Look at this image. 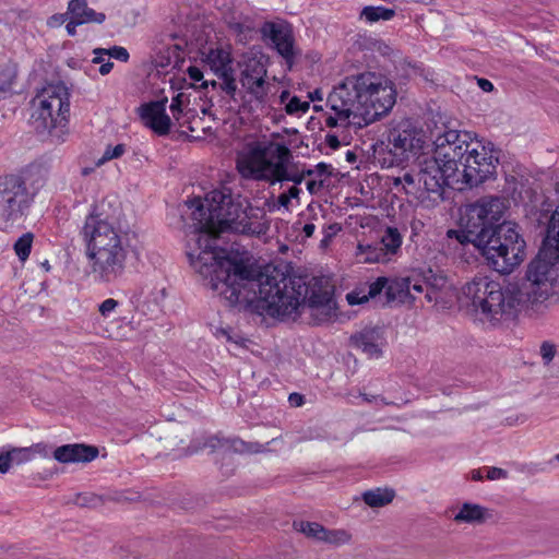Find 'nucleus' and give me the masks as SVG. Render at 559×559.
Instances as JSON below:
<instances>
[{
    "mask_svg": "<svg viewBox=\"0 0 559 559\" xmlns=\"http://www.w3.org/2000/svg\"><path fill=\"white\" fill-rule=\"evenodd\" d=\"M205 233L198 238L200 251H189L191 266L204 285L224 298L228 306L259 316L284 319L297 313L302 304L314 308V289L302 276L292 275L288 265H267L260 272L242 261L231 260L216 245L221 233L261 236L269 229L265 212L253 207L230 189L222 188L205 197Z\"/></svg>",
    "mask_w": 559,
    "mask_h": 559,
    "instance_id": "f257e3e1",
    "label": "nucleus"
},
{
    "mask_svg": "<svg viewBox=\"0 0 559 559\" xmlns=\"http://www.w3.org/2000/svg\"><path fill=\"white\" fill-rule=\"evenodd\" d=\"M559 207L552 213L546 240L527 265L521 286L501 284L488 277H475L462 288V302L490 321L513 317L520 307L544 302L559 296Z\"/></svg>",
    "mask_w": 559,
    "mask_h": 559,
    "instance_id": "f03ea898",
    "label": "nucleus"
},
{
    "mask_svg": "<svg viewBox=\"0 0 559 559\" xmlns=\"http://www.w3.org/2000/svg\"><path fill=\"white\" fill-rule=\"evenodd\" d=\"M396 102L394 83L384 74L362 72L345 78L329 94V114L317 105V123L364 128L386 115Z\"/></svg>",
    "mask_w": 559,
    "mask_h": 559,
    "instance_id": "7ed1b4c3",
    "label": "nucleus"
},
{
    "mask_svg": "<svg viewBox=\"0 0 559 559\" xmlns=\"http://www.w3.org/2000/svg\"><path fill=\"white\" fill-rule=\"evenodd\" d=\"M105 200L91 206L80 235L85 243L88 275L97 284H111L126 271L128 240L107 213Z\"/></svg>",
    "mask_w": 559,
    "mask_h": 559,
    "instance_id": "20e7f679",
    "label": "nucleus"
},
{
    "mask_svg": "<svg viewBox=\"0 0 559 559\" xmlns=\"http://www.w3.org/2000/svg\"><path fill=\"white\" fill-rule=\"evenodd\" d=\"M477 203L471 204L466 207L465 214L462 217V226L468 229V233L481 237L483 240L495 239L496 237L501 242V260L497 259L493 262V270L502 273H511L525 258V240L520 235L519 226L513 222H503L496 227L487 224L484 212Z\"/></svg>",
    "mask_w": 559,
    "mask_h": 559,
    "instance_id": "39448f33",
    "label": "nucleus"
},
{
    "mask_svg": "<svg viewBox=\"0 0 559 559\" xmlns=\"http://www.w3.org/2000/svg\"><path fill=\"white\" fill-rule=\"evenodd\" d=\"M292 153L281 143L253 144L238 153L236 166L246 179L265 180L272 183L290 181L288 164Z\"/></svg>",
    "mask_w": 559,
    "mask_h": 559,
    "instance_id": "423d86ee",
    "label": "nucleus"
},
{
    "mask_svg": "<svg viewBox=\"0 0 559 559\" xmlns=\"http://www.w3.org/2000/svg\"><path fill=\"white\" fill-rule=\"evenodd\" d=\"M69 117L70 92L62 83L45 86L32 100L31 121L37 132H47L63 141Z\"/></svg>",
    "mask_w": 559,
    "mask_h": 559,
    "instance_id": "0eeeda50",
    "label": "nucleus"
},
{
    "mask_svg": "<svg viewBox=\"0 0 559 559\" xmlns=\"http://www.w3.org/2000/svg\"><path fill=\"white\" fill-rule=\"evenodd\" d=\"M443 169L444 167L438 162L427 158L416 174L405 173L401 177L393 178V187L401 186L407 195L420 203L437 204L443 200L444 186L459 183L457 176L447 177Z\"/></svg>",
    "mask_w": 559,
    "mask_h": 559,
    "instance_id": "6e6552de",
    "label": "nucleus"
},
{
    "mask_svg": "<svg viewBox=\"0 0 559 559\" xmlns=\"http://www.w3.org/2000/svg\"><path fill=\"white\" fill-rule=\"evenodd\" d=\"M34 202V193L20 175L0 176V222L12 227L26 216Z\"/></svg>",
    "mask_w": 559,
    "mask_h": 559,
    "instance_id": "1a4fd4ad",
    "label": "nucleus"
},
{
    "mask_svg": "<svg viewBox=\"0 0 559 559\" xmlns=\"http://www.w3.org/2000/svg\"><path fill=\"white\" fill-rule=\"evenodd\" d=\"M471 148L463 158L457 174L459 183L476 187L496 174L498 157L493 153L492 143L485 144L474 138L469 143Z\"/></svg>",
    "mask_w": 559,
    "mask_h": 559,
    "instance_id": "9d476101",
    "label": "nucleus"
},
{
    "mask_svg": "<svg viewBox=\"0 0 559 559\" xmlns=\"http://www.w3.org/2000/svg\"><path fill=\"white\" fill-rule=\"evenodd\" d=\"M474 136L468 131L447 130L433 141L435 152L431 157L444 167L447 177L455 178L463 158L467 155Z\"/></svg>",
    "mask_w": 559,
    "mask_h": 559,
    "instance_id": "9b49d317",
    "label": "nucleus"
},
{
    "mask_svg": "<svg viewBox=\"0 0 559 559\" xmlns=\"http://www.w3.org/2000/svg\"><path fill=\"white\" fill-rule=\"evenodd\" d=\"M426 144V134L408 120L400 122L388 135V154L383 158V165L388 167L399 165L407 158V154L416 155Z\"/></svg>",
    "mask_w": 559,
    "mask_h": 559,
    "instance_id": "f8f14e48",
    "label": "nucleus"
},
{
    "mask_svg": "<svg viewBox=\"0 0 559 559\" xmlns=\"http://www.w3.org/2000/svg\"><path fill=\"white\" fill-rule=\"evenodd\" d=\"M447 236L449 239H455L460 245H473L475 248H477L481 255L487 260V264L493 269V262L497 259L501 260V242L500 240L489 239V240H483L481 237L474 236L468 233V229L463 227L461 230L456 229H449L447 231Z\"/></svg>",
    "mask_w": 559,
    "mask_h": 559,
    "instance_id": "ddd939ff",
    "label": "nucleus"
},
{
    "mask_svg": "<svg viewBox=\"0 0 559 559\" xmlns=\"http://www.w3.org/2000/svg\"><path fill=\"white\" fill-rule=\"evenodd\" d=\"M166 102L167 99L150 102L138 109L144 126L157 135H167L171 128V120L166 114Z\"/></svg>",
    "mask_w": 559,
    "mask_h": 559,
    "instance_id": "4468645a",
    "label": "nucleus"
},
{
    "mask_svg": "<svg viewBox=\"0 0 559 559\" xmlns=\"http://www.w3.org/2000/svg\"><path fill=\"white\" fill-rule=\"evenodd\" d=\"M352 343L369 358H379L386 342L381 329L366 328L352 336Z\"/></svg>",
    "mask_w": 559,
    "mask_h": 559,
    "instance_id": "2eb2a0df",
    "label": "nucleus"
},
{
    "mask_svg": "<svg viewBox=\"0 0 559 559\" xmlns=\"http://www.w3.org/2000/svg\"><path fill=\"white\" fill-rule=\"evenodd\" d=\"M334 292L335 286L328 283L322 292L317 290V325L341 321Z\"/></svg>",
    "mask_w": 559,
    "mask_h": 559,
    "instance_id": "dca6fc26",
    "label": "nucleus"
},
{
    "mask_svg": "<svg viewBox=\"0 0 559 559\" xmlns=\"http://www.w3.org/2000/svg\"><path fill=\"white\" fill-rule=\"evenodd\" d=\"M52 454L60 463L91 462L97 457L98 449L81 443L64 444L53 450Z\"/></svg>",
    "mask_w": 559,
    "mask_h": 559,
    "instance_id": "f3484780",
    "label": "nucleus"
},
{
    "mask_svg": "<svg viewBox=\"0 0 559 559\" xmlns=\"http://www.w3.org/2000/svg\"><path fill=\"white\" fill-rule=\"evenodd\" d=\"M261 32L265 38L272 41L282 57L289 59L293 56V40L284 27L272 22H266L263 24Z\"/></svg>",
    "mask_w": 559,
    "mask_h": 559,
    "instance_id": "a211bd4d",
    "label": "nucleus"
},
{
    "mask_svg": "<svg viewBox=\"0 0 559 559\" xmlns=\"http://www.w3.org/2000/svg\"><path fill=\"white\" fill-rule=\"evenodd\" d=\"M69 15L80 24H102L106 20V14L96 12L90 8L86 0H71L68 4Z\"/></svg>",
    "mask_w": 559,
    "mask_h": 559,
    "instance_id": "6ab92c4d",
    "label": "nucleus"
},
{
    "mask_svg": "<svg viewBox=\"0 0 559 559\" xmlns=\"http://www.w3.org/2000/svg\"><path fill=\"white\" fill-rule=\"evenodd\" d=\"M385 296L389 302L412 304L416 299V296L411 294V278L408 277L388 278Z\"/></svg>",
    "mask_w": 559,
    "mask_h": 559,
    "instance_id": "aec40b11",
    "label": "nucleus"
},
{
    "mask_svg": "<svg viewBox=\"0 0 559 559\" xmlns=\"http://www.w3.org/2000/svg\"><path fill=\"white\" fill-rule=\"evenodd\" d=\"M204 61L216 75H226V72L233 71V58L228 48L210 49Z\"/></svg>",
    "mask_w": 559,
    "mask_h": 559,
    "instance_id": "412c9836",
    "label": "nucleus"
},
{
    "mask_svg": "<svg viewBox=\"0 0 559 559\" xmlns=\"http://www.w3.org/2000/svg\"><path fill=\"white\" fill-rule=\"evenodd\" d=\"M476 203L484 210L481 215L491 227L497 226L496 223L501 219L507 209L504 200L499 197H484Z\"/></svg>",
    "mask_w": 559,
    "mask_h": 559,
    "instance_id": "4be33fe9",
    "label": "nucleus"
},
{
    "mask_svg": "<svg viewBox=\"0 0 559 559\" xmlns=\"http://www.w3.org/2000/svg\"><path fill=\"white\" fill-rule=\"evenodd\" d=\"M403 236L396 227L389 226L384 229L378 245L390 262L401 253Z\"/></svg>",
    "mask_w": 559,
    "mask_h": 559,
    "instance_id": "5701e85b",
    "label": "nucleus"
},
{
    "mask_svg": "<svg viewBox=\"0 0 559 559\" xmlns=\"http://www.w3.org/2000/svg\"><path fill=\"white\" fill-rule=\"evenodd\" d=\"M264 73L265 71H262V69L254 71V73L246 70L241 75L242 86L260 103L264 102L266 96Z\"/></svg>",
    "mask_w": 559,
    "mask_h": 559,
    "instance_id": "b1692460",
    "label": "nucleus"
},
{
    "mask_svg": "<svg viewBox=\"0 0 559 559\" xmlns=\"http://www.w3.org/2000/svg\"><path fill=\"white\" fill-rule=\"evenodd\" d=\"M487 509L476 503H464L454 515L456 523L479 524L486 521Z\"/></svg>",
    "mask_w": 559,
    "mask_h": 559,
    "instance_id": "393cba45",
    "label": "nucleus"
},
{
    "mask_svg": "<svg viewBox=\"0 0 559 559\" xmlns=\"http://www.w3.org/2000/svg\"><path fill=\"white\" fill-rule=\"evenodd\" d=\"M356 258L360 263H388L390 260L383 253L378 242L371 245L359 243L356 249Z\"/></svg>",
    "mask_w": 559,
    "mask_h": 559,
    "instance_id": "a878e982",
    "label": "nucleus"
},
{
    "mask_svg": "<svg viewBox=\"0 0 559 559\" xmlns=\"http://www.w3.org/2000/svg\"><path fill=\"white\" fill-rule=\"evenodd\" d=\"M394 498L391 489L376 488L362 493L364 502L371 508H380L389 504Z\"/></svg>",
    "mask_w": 559,
    "mask_h": 559,
    "instance_id": "bb28decb",
    "label": "nucleus"
},
{
    "mask_svg": "<svg viewBox=\"0 0 559 559\" xmlns=\"http://www.w3.org/2000/svg\"><path fill=\"white\" fill-rule=\"evenodd\" d=\"M350 535L344 530H326L317 524V542H324L334 546L348 543Z\"/></svg>",
    "mask_w": 559,
    "mask_h": 559,
    "instance_id": "cd10ccee",
    "label": "nucleus"
},
{
    "mask_svg": "<svg viewBox=\"0 0 559 559\" xmlns=\"http://www.w3.org/2000/svg\"><path fill=\"white\" fill-rule=\"evenodd\" d=\"M395 15V11L393 9H389L382 5L373 7L367 5L364 7L360 12V19L365 20L367 23H376L378 21H390Z\"/></svg>",
    "mask_w": 559,
    "mask_h": 559,
    "instance_id": "c85d7f7f",
    "label": "nucleus"
},
{
    "mask_svg": "<svg viewBox=\"0 0 559 559\" xmlns=\"http://www.w3.org/2000/svg\"><path fill=\"white\" fill-rule=\"evenodd\" d=\"M429 275L425 277V282L427 283V293H426V300L428 302L438 301L439 299V292L444 289L448 285V280L444 275L441 274H432L431 271H429Z\"/></svg>",
    "mask_w": 559,
    "mask_h": 559,
    "instance_id": "c756f323",
    "label": "nucleus"
},
{
    "mask_svg": "<svg viewBox=\"0 0 559 559\" xmlns=\"http://www.w3.org/2000/svg\"><path fill=\"white\" fill-rule=\"evenodd\" d=\"M281 104L285 105V110L288 115H302L309 109V103L300 100L297 96H290L288 91H283L281 96Z\"/></svg>",
    "mask_w": 559,
    "mask_h": 559,
    "instance_id": "7c9ffc66",
    "label": "nucleus"
},
{
    "mask_svg": "<svg viewBox=\"0 0 559 559\" xmlns=\"http://www.w3.org/2000/svg\"><path fill=\"white\" fill-rule=\"evenodd\" d=\"M33 245V234H23L14 243L13 249L20 261L24 262L28 259Z\"/></svg>",
    "mask_w": 559,
    "mask_h": 559,
    "instance_id": "2f4dec72",
    "label": "nucleus"
},
{
    "mask_svg": "<svg viewBox=\"0 0 559 559\" xmlns=\"http://www.w3.org/2000/svg\"><path fill=\"white\" fill-rule=\"evenodd\" d=\"M229 447L238 453H260L264 451V445L259 442H246L239 438H234L228 441Z\"/></svg>",
    "mask_w": 559,
    "mask_h": 559,
    "instance_id": "473e14b6",
    "label": "nucleus"
},
{
    "mask_svg": "<svg viewBox=\"0 0 559 559\" xmlns=\"http://www.w3.org/2000/svg\"><path fill=\"white\" fill-rule=\"evenodd\" d=\"M93 53L107 55L108 59L114 58L121 62H128L130 58L128 50L122 46H112L110 48H95L93 50Z\"/></svg>",
    "mask_w": 559,
    "mask_h": 559,
    "instance_id": "72a5a7b5",
    "label": "nucleus"
},
{
    "mask_svg": "<svg viewBox=\"0 0 559 559\" xmlns=\"http://www.w3.org/2000/svg\"><path fill=\"white\" fill-rule=\"evenodd\" d=\"M5 450H7V453L9 456L10 466L12 464L21 465V464L32 461V457H31L29 451L27 450V447H25V448L11 447Z\"/></svg>",
    "mask_w": 559,
    "mask_h": 559,
    "instance_id": "f704fd0d",
    "label": "nucleus"
},
{
    "mask_svg": "<svg viewBox=\"0 0 559 559\" xmlns=\"http://www.w3.org/2000/svg\"><path fill=\"white\" fill-rule=\"evenodd\" d=\"M342 230V226L338 223L330 224L322 229L323 237L320 241V248L326 250L332 242L333 238Z\"/></svg>",
    "mask_w": 559,
    "mask_h": 559,
    "instance_id": "c9c22d12",
    "label": "nucleus"
},
{
    "mask_svg": "<svg viewBox=\"0 0 559 559\" xmlns=\"http://www.w3.org/2000/svg\"><path fill=\"white\" fill-rule=\"evenodd\" d=\"M217 78L222 80L219 88L225 92L226 95L233 97L237 90L234 70L226 72V75H217Z\"/></svg>",
    "mask_w": 559,
    "mask_h": 559,
    "instance_id": "e433bc0d",
    "label": "nucleus"
},
{
    "mask_svg": "<svg viewBox=\"0 0 559 559\" xmlns=\"http://www.w3.org/2000/svg\"><path fill=\"white\" fill-rule=\"evenodd\" d=\"M126 152L124 144H117L116 146H107L103 156L99 158L97 165H103L108 160L121 157Z\"/></svg>",
    "mask_w": 559,
    "mask_h": 559,
    "instance_id": "4c0bfd02",
    "label": "nucleus"
},
{
    "mask_svg": "<svg viewBox=\"0 0 559 559\" xmlns=\"http://www.w3.org/2000/svg\"><path fill=\"white\" fill-rule=\"evenodd\" d=\"M388 278L384 276L378 277L376 281L368 285L367 297L374 298L380 295L383 290H386Z\"/></svg>",
    "mask_w": 559,
    "mask_h": 559,
    "instance_id": "58836bf2",
    "label": "nucleus"
},
{
    "mask_svg": "<svg viewBox=\"0 0 559 559\" xmlns=\"http://www.w3.org/2000/svg\"><path fill=\"white\" fill-rule=\"evenodd\" d=\"M369 299L365 288H356L346 295V300L350 306L366 304Z\"/></svg>",
    "mask_w": 559,
    "mask_h": 559,
    "instance_id": "ea45409f",
    "label": "nucleus"
},
{
    "mask_svg": "<svg viewBox=\"0 0 559 559\" xmlns=\"http://www.w3.org/2000/svg\"><path fill=\"white\" fill-rule=\"evenodd\" d=\"M27 450L29 451L32 460L36 456L49 457L51 453V447L44 442L34 443L31 447H27Z\"/></svg>",
    "mask_w": 559,
    "mask_h": 559,
    "instance_id": "a19ab883",
    "label": "nucleus"
},
{
    "mask_svg": "<svg viewBox=\"0 0 559 559\" xmlns=\"http://www.w3.org/2000/svg\"><path fill=\"white\" fill-rule=\"evenodd\" d=\"M119 306V301L114 298L105 299L99 306L98 311L104 318H108Z\"/></svg>",
    "mask_w": 559,
    "mask_h": 559,
    "instance_id": "79ce46f5",
    "label": "nucleus"
},
{
    "mask_svg": "<svg viewBox=\"0 0 559 559\" xmlns=\"http://www.w3.org/2000/svg\"><path fill=\"white\" fill-rule=\"evenodd\" d=\"M555 353H556V350H555L554 345L546 343V342L542 344L540 355L546 365H548L554 359Z\"/></svg>",
    "mask_w": 559,
    "mask_h": 559,
    "instance_id": "37998d69",
    "label": "nucleus"
},
{
    "mask_svg": "<svg viewBox=\"0 0 559 559\" xmlns=\"http://www.w3.org/2000/svg\"><path fill=\"white\" fill-rule=\"evenodd\" d=\"M334 171L335 168L331 164L323 162L317 163V178H328L332 176Z\"/></svg>",
    "mask_w": 559,
    "mask_h": 559,
    "instance_id": "c03bdc74",
    "label": "nucleus"
},
{
    "mask_svg": "<svg viewBox=\"0 0 559 559\" xmlns=\"http://www.w3.org/2000/svg\"><path fill=\"white\" fill-rule=\"evenodd\" d=\"M294 528L297 532H301V533L306 534L307 536H314V527H313L312 522H304V521L296 522L295 521Z\"/></svg>",
    "mask_w": 559,
    "mask_h": 559,
    "instance_id": "a18cd8bd",
    "label": "nucleus"
},
{
    "mask_svg": "<svg viewBox=\"0 0 559 559\" xmlns=\"http://www.w3.org/2000/svg\"><path fill=\"white\" fill-rule=\"evenodd\" d=\"M486 477L489 480L504 479L508 477V472L500 467H487Z\"/></svg>",
    "mask_w": 559,
    "mask_h": 559,
    "instance_id": "49530a36",
    "label": "nucleus"
},
{
    "mask_svg": "<svg viewBox=\"0 0 559 559\" xmlns=\"http://www.w3.org/2000/svg\"><path fill=\"white\" fill-rule=\"evenodd\" d=\"M188 74H189V78L193 81L195 87L199 86V85H197L198 83L201 84L202 81H204V74H203L202 70L197 67H189Z\"/></svg>",
    "mask_w": 559,
    "mask_h": 559,
    "instance_id": "de8ad7c7",
    "label": "nucleus"
},
{
    "mask_svg": "<svg viewBox=\"0 0 559 559\" xmlns=\"http://www.w3.org/2000/svg\"><path fill=\"white\" fill-rule=\"evenodd\" d=\"M69 19V13H60V14H55L52 16L49 17L48 20V25L51 26V27H57V26H60L62 25L64 22H67Z\"/></svg>",
    "mask_w": 559,
    "mask_h": 559,
    "instance_id": "09e8293b",
    "label": "nucleus"
},
{
    "mask_svg": "<svg viewBox=\"0 0 559 559\" xmlns=\"http://www.w3.org/2000/svg\"><path fill=\"white\" fill-rule=\"evenodd\" d=\"M427 283L424 281H415V282H412L411 281V294L414 295V294H423V293H427Z\"/></svg>",
    "mask_w": 559,
    "mask_h": 559,
    "instance_id": "8fccbe9b",
    "label": "nucleus"
},
{
    "mask_svg": "<svg viewBox=\"0 0 559 559\" xmlns=\"http://www.w3.org/2000/svg\"><path fill=\"white\" fill-rule=\"evenodd\" d=\"M9 456L5 449L0 450V474H5L10 471Z\"/></svg>",
    "mask_w": 559,
    "mask_h": 559,
    "instance_id": "3c124183",
    "label": "nucleus"
},
{
    "mask_svg": "<svg viewBox=\"0 0 559 559\" xmlns=\"http://www.w3.org/2000/svg\"><path fill=\"white\" fill-rule=\"evenodd\" d=\"M288 403L292 407H300L305 404V396L297 392L290 393L288 396Z\"/></svg>",
    "mask_w": 559,
    "mask_h": 559,
    "instance_id": "603ef678",
    "label": "nucleus"
},
{
    "mask_svg": "<svg viewBox=\"0 0 559 559\" xmlns=\"http://www.w3.org/2000/svg\"><path fill=\"white\" fill-rule=\"evenodd\" d=\"M361 397L367 403H374L377 405H388L389 403L385 401V399L381 395H368V394H361Z\"/></svg>",
    "mask_w": 559,
    "mask_h": 559,
    "instance_id": "864d4df0",
    "label": "nucleus"
},
{
    "mask_svg": "<svg viewBox=\"0 0 559 559\" xmlns=\"http://www.w3.org/2000/svg\"><path fill=\"white\" fill-rule=\"evenodd\" d=\"M79 25H81V24L69 15V22L66 25V29H67L68 35L69 36H75L76 27Z\"/></svg>",
    "mask_w": 559,
    "mask_h": 559,
    "instance_id": "5fc2aeb1",
    "label": "nucleus"
},
{
    "mask_svg": "<svg viewBox=\"0 0 559 559\" xmlns=\"http://www.w3.org/2000/svg\"><path fill=\"white\" fill-rule=\"evenodd\" d=\"M325 143L331 150H337L341 145L338 138L332 134L326 135Z\"/></svg>",
    "mask_w": 559,
    "mask_h": 559,
    "instance_id": "6e6d98bb",
    "label": "nucleus"
},
{
    "mask_svg": "<svg viewBox=\"0 0 559 559\" xmlns=\"http://www.w3.org/2000/svg\"><path fill=\"white\" fill-rule=\"evenodd\" d=\"M182 95L178 94L177 96L173 97L171 104H170V110L175 115L176 111H181V100Z\"/></svg>",
    "mask_w": 559,
    "mask_h": 559,
    "instance_id": "4d7b16f0",
    "label": "nucleus"
},
{
    "mask_svg": "<svg viewBox=\"0 0 559 559\" xmlns=\"http://www.w3.org/2000/svg\"><path fill=\"white\" fill-rule=\"evenodd\" d=\"M210 86L212 90H216L219 88V83L215 80H204L201 84H199L198 88L207 90Z\"/></svg>",
    "mask_w": 559,
    "mask_h": 559,
    "instance_id": "13d9d810",
    "label": "nucleus"
},
{
    "mask_svg": "<svg viewBox=\"0 0 559 559\" xmlns=\"http://www.w3.org/2000/svg\"><path fill=\"white\" fill-rule=\"evenodd\" d=\"M478 86L484 92H491L493 90V84L487 79H478Z\"/></svg>",
    "mask_w": 559,
    "mask_h": 559,
    "instance_id": "bf43d9fd",
    "label": "nucleus"
},
{
    "mask_svg": "<svg viewBox=\"0 0 559 559\" xmlns=\"http://www.w3.org/2000/svg\"><path fill=\"white\" fill-rule=\"evenodd\" d=\"M112 68H114V63L107 58V61L99 67L98 71L102 75H107L110 73Z\"/></svg>",
    "mask_w": 559,
    "mask_h": 559,
    "instance_id": "052dcab7",
    "label": "nucleus"
},
{
    "mask_svg": "<svg viewBox=\"0 0 559 559\" xmlns=\"http://www.w3.org/2000/svg\"><path fill=\"white\" fill-rule=\"evenodd\" d=\"M94 55V58L92 59V62L95 63V64H103L107 61L106 57H108L107 55H103V53H93Z\"/></svg>",
    "mask_w": 559,
    "mask_h": 559,
    "instance_id": "680f3d73",
    "label": "nucleus"
},
{
    "mask_svg": "<svg viewBox=\"0 0 559 559\" xmlns=\"http://www.w3.org/2000/svg\"><path fill=\"white\" fill-rule=\"evenodd\" d=\"M278 203L282 205V206H285L287 207L288 204L290 203V199H289V195L285 192L281 193L278 195Z\"/></svg>",
    "mask_w": 559,
    "mask_h": 559,
    "instance_id": "e2e57ef3",
    "label": "nucleus"
},
{
    "mask_svg": "<svg viewBox=\"0 0 559 559\" xmlns=\"http://www.w3.org/2000/svg\"><path fill=\"white\" fill-rule=\"evenodd\" d=\"M311 439H312L311 431H309V433L307 436H299V435H294L293 436V441L297 442V443L306 441V440H311Z\"/></svg>",
    "mask_w": 559,
    "mask_h": 559,
    "instance_id": "0e129e2a",
    "label": "nucleus"
},
{
    "mask_svg": "<svg viewBox=\"0 0 559 559\" xmlns=\"http://www.w3.org/2000/svg\"><path fill=\"white\" fill-rule=\"evenodd\" d=\"M304 233H305L306 237H308V238L311 237L314 233V224H311V223L306 224L304 226Z\"/></svg>",
    "mask_w": 559,
    "mask_h": 559,
    "instance_id": "69168bd1",
    "label": "nucleus"
},
{
    "mask_svg": "<svg viewBox=\"0 0 559 559\" xmlns=\"http://www.w3.org/2000/svg\"><path fill=\"white\" fill-rule=\"evenodd\" d=\"M300 192V189L297 188L296 186H292L288 190H287V194L289 195V199H294V198H297L298 194Z\"/></svg>",
    "mask_w": 559,
    "mask_h": 559,
    "instance_id": "338daca9",
    "label": "nucleus"
},
{
    "mask_svg": "<svg viewBox=\"0 0 559 559\" xmlns=\"http://www.w3.org/2000/svg\"><path fill=\"white\" fill-rule=\"evenodd\" d=\"M472 479H474V480H480V479H483V475H481L480 469H474V471L472 472Z\"/></svg>",
    "mask_w": 559,
    "mask_h": 559,
    "instance_id": "774afa93",
    "label": "nucleus"
}]
</instances>
